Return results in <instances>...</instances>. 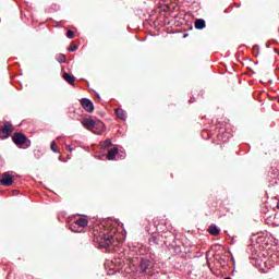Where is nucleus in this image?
<instances>
[{
	"label": "nucleus",
	"instance_id": "f257e3e1",
	"mask_svg": "<svg viewBox=\"0 0 279 279\" xmlns=\"http://www.w3.org/2000/svg\"><path fill=\"white\" fill-rule=\"evenodd\" d=\"M117 230L110 231V233H102L97 239V242L99 244V247H110V245H113V243L119 239L117 236ZM100 239V240H99Z\"/></svg>",
	"mask_w": 279,
	"mask_h": 279
},
{
	"label": "nucleus",
	"instance_id": "f03ea898",
	"mask_svg": "<svg viewBox=\"0 0 279 279\" xmlns=\"http://www.w3.org/2000/svg\"><path fill=\"white\" fill-rule=\"evenodd\" d=\"M88 226V220L86 218H78L72 225H70V230L72 232H84V228Z\"/></svg>",
	"mask_w": 279,
	"mask_h": 279
},
{
	"label": "nucleus",
	"instance_id": "7ed1b4c3",
	"mask_svg": "<svg viewBox=\"0 0 279 279\" xmlns=\"http://www.w3.org/2000/svg\"><path fill=\"white\" fill-rule=\"evenodd\" d=\"M14 132V126L12 123L4 122V124L0 128V138L5 140L10 138V134Z\"/></svg>",
	"mask_w": 279,
	"mask_h": 279
},
{
	"label": "nucleus",
	"instance_id": "20e7f679",
	"mask_svg": "<svg viewBox=\"0 0 279 279\" xmlns=\"http://www.w3.org/2000/svg\"><path fill=\"white\" fill-rule=\"evenodd\" d=\"M12 141L15 145L23 147V145L27 143V136L21 132H17L13 134Z\"/></svg>",
	"mask_w": 279,
	"mask_h": 279
},
{
	"label": "nucleus",
	"instance_id": "39448f33",
	"mask_svg": "<svg viewBox=\"0 0 279 279\" xmlns=\"http://www.w3.org/2000/svg\"><path fill=\"white\" fill-rule=\"evenodd\" d=\"M0 183L2 184V186H12L14 184V178L12 177V174H10V172H4L2 174Z\"/></svg>",
	"mask_w": 279,
	"mask_h": 279
},
{
	"label": "nucleus",
	"instance_id": "423d86ee",
	"mask_svg": "<svg viewBox=\"0 0 279 279\" xmlns=\"http://www.w3.org/2000/svg\"><path fill=\"white\" fill-rule=\"evenodd\" d=\"M81 106L84 108L86 112H94L95 111V105H93V101L88 98L81 99Z\"/></svg>",
	"mask_w": 279,
	"mask_h": 279
},
{
	"label": "nucleus",
	"instance_id": "0eeeda50",
	"mask_svg": "<svg viewBox=\"0 0 279 279\" xmlns=\"http://www.w3.org/2000/svg\"><path fill=\"white\" fill-rule=\"evenodd\" d=\"M82 123L84 128H86V130H90L92 132H94V134H99V132L95 131V123H96L95 120L84 119Z\"/></svg>",
	"mask_w": 279,
	"mask_h": 279
},
{
	"label": "nucleus",
	"instance_id": "6e6552de",
	"mask_svg": "<svg viewBox=\"0 0 279 279\" xmlns=\"http://www.w3.org/2000/svg\"><path fill=\"white\" fill-rule=\"evenodd\" d=\"M117 154H119V148L114 147L109 149L107 154V160H114V158H117Z\"/></svg>",
	"mask_w": 279,
	"mask_h": 279
},
{
	"label": "nucleus",
	"instance_id": "1a4fd4ad",
	"mask_svg": "<svg viewBox=\"0 0 279 279\" xmlns=\"http://www.w3.org/2000/svg\"><path fill=\"white\" fill-rule=\"evenodd\" d=\"M207 231L209 232V234H211V236H219V232H221V230L217 228V226H209Z\"/></svg>",
	"mask_w": 279,
	"mask_h": 279
},
{
	"label": "nucleus",
	"instance_id": "9d476101",
	"mask_svg": "<svg viewBox=\"0 0 279 279\" xmlns=\"http://www.w3.org/2000/svg\"><path fill=\"white\" fill-rule=\"evenodd\" d=\"M63 80H65V82H68V84H71V86L75 85V76L70 75L69 73H63Z\"/></svg>",
	"mask_w": 279,
	"mask_h": 279
},
{
	"label": "nucleus",
	"instance_id": "9b49d317",
	"mask_svg": "<svg viewBox=\"0 0 279 279\" xmlns=\"http://www.w3.org/2000/svg\"><path fill=\"white\" fill-rule=\"evenodd\" d=\"M148 267H149V260L141 259L140 269H141L142 274H145L147 271Z\"/></svg>",
	"mask_w": 279,
	"mask_h": 279
},
{
	"label": "nucleus",
	"instance_id": "f8f14e48",
	"mask_svg": "<svg viewBox=\"0 0 279 279\" xmlns=\"http://www.w3.org/2000/svg\"><path fill=\"white\" fill-rule=\"evenodd\" d=\"M194 26L196 29H204V27H206V21L198 19L194 22Z\"/></svg>",
	"mask_w": 279,
	"mask_h": 279
},
{
	"label": "nucleus",
	"instance_id": "ddd939ff",
	"mask_svg": "<svg viewBox=\"0 0 279 279\" xmlns=\"http://www.w3.org/2000/svg\"><path fill=\"white\" fill-rule=\"evenodd\" d=\"M116 116L118 117V119H121L122 121H124L125 111L123 109H116Z\"/></svg>",
	"mask_w": 279,
	"mask_h": 279
},
{
	"label": "nucleus",
	"instance_id": "4468645a",
	"mask_svg": "<svg viewBox=\"0 0 279 279\" xmlns=\"http://www.w3.org/2000/svg\"><path fill=\"white\" fill-rule=\"evenodd\" d=\"M109 147H112V141L106 140V141L101 144V149H108Z\"/></svg>",
	"mask_w": 279,
	"mask_h": 279
},
{
	"label": "nucleus",
	"instance_id": "2eb2a0df",
	"mask_svg": "<svg viewBox=\"0 0 279 279\" xmlns=\"http://www.w3.org/2000/svg\"><path fill=\"white\" fill-rule=\"evenodd\" d=\"M57 60L58 62H60V64H64V62H66V56H64L63 53H59L57 56Z\"/></svg>",
	"mask_w": 279,
	"mask_h": 279
},
{
	"label": "nucleus",
	"instance_id": "dca6fc26",
	"mask_svg": "<svg viewBox=\"0 0 279 279\" xmlns=\"http://www.w3.org/2000/svg\"><path fill=\"white\" fill-rule=\"evenodd\" d=\"M149 245H158V238L156 235H151L148 240Z\"/></svg>",
	"mask_w": 279,
	"mask_h": 279
},
{
	"label": "nucleus",
	"instance_id": "f3484780",
	"mask_svg": "<svg viewBox=\"0 0 279 279\" xmlns=\"http://www.w3.org/2000/svg\"><path fill=\"white\" fill-rule=\"evenodd\" d=\"M104 128H105L104 122H101V121L95 122V130H100V132H101V131H104Z\"/></svg>",
	"mask_w": 279,
	"mask_h": 279
},
{
	"label": "nucleus",
	"instance_id": "a211bd4d",
	"mask_svg": "<svg viewBox=\"0 0 279 279\" xmlns=\"http://www.w3.org/2000/svg\"><path fill=\"white\" fill-rule=\"evenodd\" d=\"M58 144H56V141H52L50 144V149L51 151H53L54 154H58Z\"/></svg>",
	"mask_w": 279,
	"mask_h": 279
},
{
	"label": "nucleus",
	"instance_id": "6ab92c4d",
	"mask_svg": "<svg viewBox=\"0 0 279 279\" xmlns=\"http://www.w3.org/2000/svg\"><path fill=\"white\" fill-rule=\"evenodd\" d=\"M66 36L68 38L73 39L75 38V33L73 31H68Z\"/></svg>",
	"mask_w": 279,
	"mask_h": 279
},
{
	"label": "nucleus",
	"instance_id": "aec40b11",
	"mask_svg": "<svg viewBox=\"0 0 279 279\" xmlns=\"http://www.w3.org/2000/svg\"><path fill=\"white\" fill-rule=\"evenodd\" d=\"M68 51H77V46L76 45H70L69 48H68Z\"/></svg>",
	"mask_w": 279,
	"mask_h": 279
},
{
	"label": "nucleus",
	"instance_id": "412c9836",
	"mask_svg": "<svg viewBox=\"0 0 279 279\" xmlns=\"http://www.w3.org/2000/svg\"><path fill=\"white\" fill-rule=\"evenodd\" d=\"M254 49H258V46H254Z\"/></svg>",
	"mask_w": 279,
	"mask_h": 279
}]
</instances>
